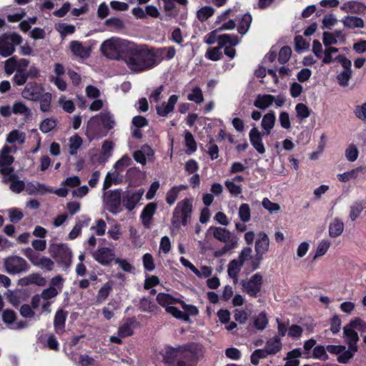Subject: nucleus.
<instances>
[{"instance_id": "obj_1", "label": "nucleus", "mask_w": 366, "mask_h": 366, "mask_svg": "<svg viewBox=\"0 0 366 366\" xmlns=\"http://www.w3.org/2000/svg\"><path fill=\"white\" fill-rule=\"evenodd\" d=\"M120 57L135 73L149 70L159 64V61L156 59L154 48L147 44L129 43L122 49Z\"/></svg>"}, {"instance_id": "obj_2", "label": "nucleus", "mask_w": 366, "mask_h": 366, "mask_svg": "<svg viewBox=\"0 0 366 366\" xmlns=\"http://www.w3.org/2000/svg\"><path fill=\"white\" fill-rule=\"evenodd\" d=\"M166 364L173 366H196L197 364V345L189 342L177 347L166 346L162 355Z\"/></svg>"}, {"instance_id": "obj_3", "label": "nucleus", "mask_w": 366, "mask_h": 366, "mask_svg": "<svg viewBox=\"0 0 366 366\" xmlns=\"http://www.w3.org/2000/svg\"><path fill=\"white\" fill-rule=\"evenodd\" d=\"M207 232L212 233L214 238L217 240L225 243L221 249L214 252V257H221L237 247V237L232 234V232L225 227L211 226L208 229Z\"/></svg>"}, {"instance_id": "obj_4", "label": "nucleus", "mask_w": 366, "mask_h": 366, "mask_svg": "<svg viewBox=\"0 0 366 366\" xmlns=\"http://www.w3.org/2000/svg\"><path fill=\"white\" fill-rule=\"evenodd\" d=\"M192 204L189 199L179 202L175 207L172 219V224L179 229L180 224L186 226L191 218Z\"/></svg>"}, {"instance_id": "obj_5", "label": "nucleus", "mask_w": 366, "mask_h": 366, "mask_svg": "<svg viewBox=\"0 0 366 366\" xmlns=\"http://www.w3.org/2000/svg\"><path fill=\"white\" fill-rule=\"evenodd\" d=\"M217 47L208 49L205 57L207 59L216 61L220 60L223 56L221 49L229 44L230 46H236L239 43V38L235 34H224L217 36Z\"/></svg>"}, {"instance_id": "obj_6", "label": "nucleus", "mask_w": 366, "mask_h": 366, "mask_svg": "<svg viewBox=\"0 0 366 366\" xmlns=\"http://www.w3.org/2000/svg\"><path fill=\"white\" fill-rule=\"evenodd\" d=\"M269 239L267 234L264 232H260L257 235L255 242L254 251L255 255L250 262L252 271L257 269L264 258V255L269 251Z\"/></svg>"}, {"instance_id": "obj_7", "label": "nucleus", "mask_w": 366, "mask_h": 366, "mask_svg": "<svg viewBox=\"0 0 366 366\" xmlns=\"http://www.w3.org/2000/svg\"><path fill=\"white\" fill-rule=\"evenodd\" d=\"M22 37L17 33H4L0 36V54L3 57L11 56L15 51V46L22 42Z\"/></svg>"}, {"instance_id": "obj_8", "label": "nucleus", "mask_w": 366, "mask_h": 366, "mask_svg": "<svg viewBox=\"0 0 366 366\" xmlns=\"http://www.w3.org/2000/svg\"><path fill=\"white\" fill-rule=\"evenodd\" d=\"M53 257L58 264L67 267L71 262L72 254L66 244H53L51 247Z\"/></svg>"}, {"instance_id": "obj_9", "label": "nucleus", "mask_w": 366, "mask_h": 366, "mask_svg": "<svg viewBox=\"0 0 366 366\" xmlns=\"http://www.w3.org/2000/svg\"><path fill=\"white\" fill-rule=\"evenodd\" d=\"M4 266L9 274H19L26 272L29 266L26 261L18 256H13L5 259Z\"/></svg>"}, {"instance_id": "obj_10", "label": "nucleus", "mask_w": 366, "mask_h": 366, "mask_svg": "<svg viewBox=\"0 0 366 366\" xmlns=\"http://www.w3.org/2000/svg\"><path fill=\"white\" fill-rule=\"evenodd\" d=\"M144 189L126 190L122 193V205L129 212L132 211L141 200Z\"/></svg>"}, {"instance_id": "obj_11", "label": "nucleus", "mask_w": 366, "mask_h": 366, "mask_svg": "<svg viewBox=\"0 0 366 366\" xmlns=\"http://www.w3.org/2000/svg\"><path fill=\"white\" fill-rule=\"evenodd\" d=\"M64 279L61 275L54 277L49 283V287L42 291L39 295L36 294L32 297H56L63 287Z\"/></svg>"}, {"instance_id": "obj_12", "label": "nucleus", "mask_w": 366, "mask_h": 366, "mask_svg": "<svg viewBox=\"0 0 366 366\" xmlns=\"http://www.w3.org/2000/svg\"><path fill=\"white\" fill-rule=\"evenodd\" d=\"M44 93V88L41 84L29 82L22 91V97L28 100L37 102Z\"/></svg>"}, {"instance_id": "obj_13", "label": "nucleus", "mask_w": 366, "mask_h": 366, "mask_svg": "<svg viewBox=\"0 0 366 366\" xmlns=\"http://www.w3.org/2000/svg\"><path fill=\"white\" fill-rule=\"evenodd\" d=\"M179 299H155L158 304L165 307L168 313L172 315L174 317L187 322L189 320L188 314H184V312L179 310L177 307L170 305L174 301Z\"/></svg>"}, {"instance_id": "obj_14", "label": "nucleus", "mask_w": 366, "mask_h": 366, "mask_svg": "<svg viewBox=\"0 0 366 366\" xmlns=\"http://www.w3.org/2000/svg\"><path fill=\"white\" fill-rule=\"evenodd\" d=\"M107 204L109 211L113 214L121 212L120 205L122 204V194L119 189L112 190L107 197Z\"/></svg>"}, {"instance_id": "obj_15", "label": "nucleus", "mask_w": 366, "mask_h": 366, "mask_svg": "<svg viewBox=\"0 0 366 366\" xmlns=\"http://www.w3.org/2000/svg\"><path fill=\"white\" fill-rule=\"evenodd\" d=\"M94 259L99 264L107 266L114 259L115 254L112 249L109 247H100L92 254Z\"/></svg>"}, {"instance_id": "obj_16", "label": "nucleus", "mask_w": 366, "mask_h": 366, "mask_svg": "<svg viewBox=\"0 0 366 366\" xmlns=\"http://www.w3.org/2000/svg\"><path fill=\"white\" fill-rule=\"evenodd\" d=\"M262 285V276L260 273L254 274L243 287L247 294L251 297H255L260 291Z\"/></svg>"}, {"instance_id": "obj_17", "label": "nucleus", "mask_w": 366, "mask_h": 366, "mask_svg": "<svg viewBox=\"0 0 366 366\" xmlns=\"http://www.w3.org/2000/svg\"><path fill=\"white\" fill-rule=\"evenodd\" d=\"M179 99V96L172 94L169 97L168 102H163L161 104L156 106V111L158 116L161 117H166L169 114L172 113L175 104Z\"/></svg>"}, {"instance_id": "obj_18", "label": "nucleus", "mask_w": 366, "mask_h": 366, "mask_svg": "<svg viewBox=\"0 0 366 366\" xmlns=\"http://www.w3.org/2000/svg\"><path fill=\"white\" fill-rule=\"evenodd\" d=\"M157 208V204L155 202L148 203L142 209L140 219L143 226L145 228H149L154 214L156 212Z\"/></svg>"}, {"instance_id": "obj_19", "label": "nucleus", "mask_w": 366, "mask_h": 366, "mask_svg": "<svg viewBox=\"0 0 366 366\" xmlns=\"http://www.w3.org/2000/svg\"><path fill=\"white\" fill-rule=\"evenodd\" d=\"M366 174V166H359L350 171L337 174V179L341 182H347Z\"/></svg>"}, {"instance_id": "obj_20", "label": "nucleus", "mask_w": 366, "mask_h": 366, "mask_svg": "<svg viewBox=\"0 0 366 366\" xmlns=\"http://www.w3.org/2000/svg\"><path fill=\"white\" fill-rule=\"evenodd\" d=\"M249 141L252 147L259 154L265 152V147L262 142V136L259 131L256 128H252L249 133Z\"/></svg>"}, {"instance_id": "obj_21", "label": "nucleus", "mask_w": 366, "mask_h": 366, "mask_svg": "<svg viewBox=\"0 0 366 366\" xmlns=\"http://www.w3.org/2000/svg\"><path fill=\"white\" fill-rule=\"evenodd\" d=\"M102 53L107 58L111 59H118L120 54H117V45L112 39L105 40L101 45Z\"/></svg>"}, {"instance_id": "obj_22", "label": "nucleus", "mask_w": 366, "mask_h": 366, "mask_svg": "<svg viewBox=\"0 0 366 366\" xmlns=\"http://www.w3.org/2000/svg\"><path fill=\"white\" fill-rule=\"evenodd\" d=\"M70 49L72 54L81 59H87L90 56V49L84 47L83 44L78 41H71L70 42Z\"/></svg>"}, {"instance_id": "obj_23", "label": "nucleus", "mask_w": 366, "mask_h": 366, "mask_svg": "<svg viewBox=\"0 0 366 366\" xmlns=\"http://www.w3.org/2000/svg\"><path fill=\"white\" fill-rule=\"evenodd\" d=\"M344 337L350 348H357V342L359 340L358 334L350 326H345L343 328Z\"/></svg>"}, {"instance_id": "obj_24", "label": "nucleus", "mask_w": 366, "mask_h": 366, "mask_svg": "<svg viewBox=\"0 0 366 366\" xmlns=\"http://www.w3.org/2000/svg\"><path fill=\"white\" fill-rule=\"evenodd\" d=\"M154 54L156 55V59H158L159 62L162 59L170 60L174 57L176 49L174 46L154 48Z\"/></svg>"}, {"instance_id": "obj_25", "label": "nucleus", "mask_w": 366, "mask_h": 366, "mask_svg": "<svg viewBox=\"0 0 366 366\" xmlns=\"http://www.w3.org/2000/svg\"><path fill=\"white\" fill-rule=\"evenodd\" d=\"M274 100L273 95L259 94L254 101V106L260 109H265L274 102Z\"/></svg>"}, {"instance_id": "obj_26", "label": "nucleus", "mask_w": 366, "mask_h": 366, "mask_svg": "<svg viewBox=\"0 0 366 366\" xmlns=\"http://www.w3.org/2000/svg\"><path fill=\"white\" fill-rule=\"evenodd\" d=\"M137 322L134 317L127 318L125 322L119 327L118 334L120 337H125L132 335V327L137 325Z\"/></svg>"}, {"instance_id": "obj_27", "label": "nucleus", "mask_w": 366, "mask_h": 366, "mask_svg": "<svg viewBox=\"0 0 366 366\" xmlns=\"http://www.w3.org/2000/svg\"><path fill=\"white\" fill-rule=\"evenodd\" d=\"M10 182L9 189L14 193L19 194L25 189V183L24 181L19 179L16 174H11L5 182Z\"/></svg>"}, {"instance_id": "obj_28", "label": "nucleus", "mask_w": 366, "mask_h": 366, "mask_svg": "<svg viewBox=\"0 0 366 366\" xmlns=\"http://www.w3.org/2000/svg\"><path fill=\"white\" fill-rule=\"evenodd\" d=\"M342 22L344 26L349 29L363 28L365 26L363 19L355 16H346Z\"/></svg>"}, {"instance_id": "obj_29", "label": "nucleus", "mask_w": 366, "mask_h": 366, "mask_svg": "<svg viewBox=\"0 0 366 366\" xmlns=\"http://www.w3.org/2000/svg\"><path fill=\"white\" fill-rule=\"evenodd\" d=\"M252 16L249 13L244 14L238 21L237 31L241 35H244L250 28Z\"/></svg>"}, {"instance_id": "obj_30", "label": "nucleus", "mask_w": 366, "mask_h": 366, "mask_svg": "<svg viewBox=\"0 0 366 366\" xmlns=\"http://www.w3.org/2000/svg\"><path fill=\"white\" fill-rule=\"evenodd\" d=\"M66 318V315L62 310L56 312L54 320V325L56 333L61 334L64 332Z\"/></svg>"}, {"instance_id": "obj_31", "label": "nucleus", "mask_w": 366, "mask_h": 366, "mask_svg": "<svg viewBox=\"0 0 366 366\" xmlns=\"http://www.w3.org/2000/svg\"><path fill=\"white\" fill-rule=\"evenodd\" d=\"M344 229L343 222L335 218L333 222L330 224L329 226V234L331 237L335 238L341 235Z\"/></svg>"}, {"instance_id": "obj_32", "label": "nucleus", "mask_w": 366, "mask_h": 366, "mask_svg": "<svg viewBox=\"0 0 366 366\" xmlns=\"http://www.w3.org/2000/svg\"><path fill=\"white\" fill-rule=\"evenodd\" d=\"M11 148L4 146L0 152V167L10 166L14 161V157L9 155Z\"/></svg>"}, {"instance_id": "obj_33", "label": "nucleus", "mask_w": 366, "mask_h": 366, "mask_svg": "<svg viewBox=\"0 0 366 366\" xmlns=\"http://www.w3.org/2000/svg\"><path fill=\"white\" fill-rule=\"evenodd\" d=\"M275 115L274 112L270 111L264 115L262 120V127L267 132V134H269L271 129L273 128L275 123Z\"/></svg>"}, {"instance_id": "obj_34", "label": "nucleus", "mask_w": 366, "mask_h": 366, "mask_svg": "<svg viewBox=\"0 0 366 366\" xmlns=\"http://www.w3.org/2000/svg\"><path fill=\"white\" fill-rule=\"evenodd\" d=\"M264 347L269 351V353H271L272 355L277 354L282 349L280 338L277 336H275L273 338L267 340Z\"/></svg>"}, {"instance_id": "obj_35", "label": "nucleus", "mask_w": 366, "mask_h": 366, "mask_svg": "<svg viewBox=\"0 0 366 366\" xmlns=\"http://www.w3.org/2000/svg\"><path fill=\"white\" fill-rule=\"evenodd\" d=\"M187 187L184 185L174 186L172 187L167 193L166 195V202L168 204L172 205L176 202L179 193L182 190L186 189Z\"/></svg>"}, {"instance_id": "obj_36", "label": "nucleus", "mask_w": 366, "mask_h": 366, "mask_svg": "<svg viewBox=\"0 0 366 366\" xmlns=\"http://www.w3.org/2000/svg\"><path fill=\"white\" fill-rule=\"evenodd\" d=\"M158 302L155 299H140L139 308L142 311L155 312L157 310Z\"/></svg>"}, {"instance_id": "obj_37", "label": "nucleus", "mask_w": 366, "mask_h": 366, "mask_svg": "<svg viewBox=\"0 0 366 366\" xmlns=\"http://www.w3.org/2000/svg\"><path fill=\"white\" fill-rule=\"evenodd\" d=\"M184 142H185V146L187 148V150L186 151L187 154H191L194 153L197 149V142H196L192 134L189 131L185 132Z\"/></svg>"}, {"instance_id": "obj_38", "label": "nucleus", "mask_w": 366, "mask_h": 366, "mask_svg": "<svg viewBox=\"0 0 366 366\" xmlns=\"http://www.w3.org/2000/svg\"><path fill=\"white\" fill-rule=\"evenodd\" d=\"M113 149V142L109 140L104 141L102 146V152L99 159V162L106 161L111 156V152Z\"/></svg>"}, {"instance_id": "obj_39", "label": "nucleus", "mask_w": 366, "mask_h": 366, "mask_svg": "<svg viewBox=\"0 0 366 366\" xmlns=\"http://www.w3.org/2000/svg\"><path fill=\"white\" fill-rule=\"evenodd\" d=\"M242 266L243 264L236 259L231 260L228 264V275L233 279H237Z\"/></svg>"}, {"instance_id": "obj_40", "label": "nucleus", "mask_w": 366, "mask_h": 366, "mask_svg": "<svg viewBox=\"0 0 366 366\" xmlns=\"http://www.w3.org/2000/svg\"><path fill=\"white\" fill-rule=\"evenodd\" d=\"M51 94L49 92H44L38 101L40 103V109L43 112H49L51 109Z\"/></svg>"}, {"instance_id": "obj_41", "label": "nucleus", "mask_w": 366, "mask_h": 366, "mask_svg": "<svg viewBox=\"0 0 366 366\" xmlns=\"http://www.w3.org/2000/svg\"><path fill=\"white\" fill-rule=\"evenodd\" d=\"M100 119L104 128L107 130L106 132L102 134L100 137H106L108 132L114 128L115 122L112 117L108 114H102L100 115Z\"/></svg>"}, {"instance_id": "obj_42", "label": "nucleus", "mask_w": 366, "mask_h": 366, "mask_svg": "<svg viewBox=\"0 0 366 366\" xmlns=\"http://www.w3.org/2000/svg\"><path fill=\"white\" fill-rule=\"evenodd\" d=\"M83 140L78 134H74L69 139V154L71 155H76L77 150L80 148Z\"/></svg>"}, {"instance_id": "obj_43", "label": "nucleus", "mask_w": 366, "mask_h": 366, "mask_svg": "<svg viewBox=\"0 0 366 366\" xmlns=\"http://www.w3.org/2000/svg\"><path fill=\"white\" fill-rule=\"evenodd\" d=\"M295 110L297 113V117L301 121L309 117L311 114V110L306 104L303 103H298L295 107Z\"/></svg>"}, {"instance_id": "obj_44", "label": "nucleus", "mask_w": 366, "mask_h": 366, "mask_svg": "<svg viewBox=\"0 0 366 366\" xmlns=\"http://www.w3.org/2000/svg\"><path fill=\"white\" fill-rule=\"evenodd\" d=\"M57 125V120L54 118H46L43 120L40 125L39 129L44 134L51 132Z\"/></svg>"}, {"instance_id": "obj_45", "label": "nucleus", "mask_w": 366, "mask_h": 366, "mask_svg": "<svg viewBox=\"0 0 366 366\" xmlns=\"http://www.w3.org/2000/svg\"><path fill=\"white\" fill-rule=\"evenodd\" d=\"M357 351V348H348V350H345L342 353L337 357V361L342 364H347L349 362L350 360L352 359L355 355V353Z\"/></svg>"}, {"instance_id": "obj_46", "label": "nucleus", "mask_w": 366, "mask_h": 366, "mask_svg": "<svg viewBox=\"0 0 366 366\" xmlns=\"http://www.w3.org/2000/svg\"><path fill=\"white\" fill-rule=\"evenodd\" d=\"M291 55H292L291 48L289 46H284L280 49V50L279 51L278 61L280 64H284L290 60Z\"/></svg>"}, {"instance_id": "obj_47", "label": "nucleus", "mask_w": 366, "mask_h": 366, "mask_svg": "<svg viewBox=\"0 0 366 366\" xmlns=\"http://www.w3.org/2000/svg\"><path fill=\"white\" fill-rule=\"evenodd\" d=\"M251 210L248 204L243 203L239 208V217L243 222L250 220Z\"/></svg>"}, {"instance_id": "obj_48", "label": "nucleus", "mask_w": 366, "mask_h": 366, "mask_svg": "<svg viewBox=\"0 0 366 366\" xmlns=\"http://www.w3.org/2000/svg\"><path fill=\"white\" fill-rule=\"evenodd\" d=\"M362 7V4L357 1H352L345 3L343 6H341V9L350 13H358L360 10V8Z\"/></svg>"}, {"instance_id": "obj_49", "label": "nucleus", "mask_w": 366, "mask_h": 366, "mask_svg": "<svg viewBox=\"0 0 366 366\" xmlns=\"http://www.w3.org/2000/svg\"><path fill=\"white\" fill-rule=\"evenodd\" d=\"M187 99L197 104L202 103L204 101L202 89L199 86L193 88L192 93L188 94Z\"/></svg>"}, {"instance_id": "obj_50", "label": "nucleus", "mask_w": 366, "mask_h": 366, "mask_svg": "<svg viewBox=\"0 0 366 366\" xmlns=\"http://www.w3.org/2000/svg\"><path fill=\"white\" fill-rule=\"evenodd\" d=\"M214 13V9L208 6H203L197 12V17L201 21H206Z\"/></svg>"}, {"instance_id": "obj_51", "label": "nucleus", "mask_w": 366, "mask_h": 366, "mask_svg": "<svg viewBox=\"0 0 366 366\" xmlns=\"http://www.w3.org/2000/svg\"><path fill=\"white\" fill-rule=\"evenodd\" d=\"M27 79L28 78L26 74V71L21 69L16 70L13 77V81L17 86L24 85L26 82Z\"/></svg>"}, {"instance_id": "obj_52", "label": "nucleus", "mask_w": 366, "mask_h": 366, "mask_svg": "<svg viewBox=\"0 0 366 366\" xmlns=\"http://www.w3.org/2000/svg\"><path fill=\"white\" fill-rule=\"evenodd\" d=\"M23 253L34 265H38V260L41 257L39 253L30 247L26 248Z\"/></svg>"}, {"instance_id": "obj_53", "label": "nucleus", "mask_w": 366, "mask_h": 366, "mask_svg": "<svg viewBox=\"0 0 366 366\" xmlns=\"http://www.w3.org/2000/svg\"><path fill=\"white\" fill-rule=\"evenodd\" d=\"M144 268L146 271L152 272L155 268L154 258L149 253H146L142 257Z\"/></svg>"}, {"instance_id": "obj_54", "label": "nucleus", "mask_w": 366, "mask_h": 366, "mask_svg": "<svg viewBox=\"0 0 366 366\" xmlns=\"http://www.w3.org/2000/svg\"><path fill=\"white\" fill-rule=\"evenodd\" d=\"M358 154L359 151L353 144H350L345 150V157L350 162H355L357 159Z\"/></svg>"}, {"instance_id": "obj_55", "label": "nucleus", "mask_w": 366, "mask_h": 366, "mask_svg": "<svg viewBox=\"0 0 366 366\" xmlns=\"http://www.w3.org/2000/svg\"><path fill=\"white\" fill-rule=\"evenodd\" d=\"M363 210V206L360 202H355L350 207V218L352 221H355Z\"/></svg>"}, {"instance_id": "obj_56", "label": "nucleus", "mask_w": 366, "mask_h": 366, "mask_svg": "<svg viewBox=\"0 0 366 366\" xmlns=\"http://www.w3.org/2000/svg\"><path fill=\"white\" fill-rule=\"evenodd\" d=\"M224 184L229 193L234 196H238L242 192V186L234 184V182L227 180Z\"/></svg>"}, {"instance_id": "obj_57", "label": "nucleus", "mask_w": 366, "mask_h": 366, "mask_svg": "<svg viewBox=\"0 0 366 366\" xmlns=\"http://www.w3.org/2000/svg\"><path fill=\"white\" fill-rule=\"evenodd\" d=\"M330 246V242L328 240H322L317 246L314 259L325 255L327 252Z\"/></svg>"}, {"instance_id": "obj_58", "label": "nucleus", "mask_w": 366, "mask_h": 366, "mask_svg": "<svg viewBox=\"0 0 366 366\" xmlns=\"http://www.w3.org/2000/svg\"><path fill=\"white\" fill-rule=\"evenodd\" d=\"M268 320L266 314L260 313L254 320V325L257 330H263L266 327Z\"/></svg>"}, {"instance_id": "obj_59", "label": "nucleus", "mask_w": 366, "mask_h": 366, "mask_svg": "<svg viewBox=\"0 0 366 366\" xmlns=\"http://www.w3.org/2000/svg\"><path fill=\"white\" fill-rule=\"evenodd\" d=\"M252 249L249 247H244L242 251L240 252L238 259H236L240 263L244 264V263L248 260L249 259H252L253 257H252Z\"/></svg>"}, {"instance_id": "obj_60", "label": "nucleus", "mask_w": 366, "mask_h": 366, "mask_svg": "<svg viewBox=\"0 0 366 366\" xmlns=\"http://www.w3.org/2000/svg\"><path fill=\"white\" fill-rule=\"evenodd\" d=\"M352 71H342L337 76L340 85L342 86L348 85V82L352 77Z\"/></svg>"}, {"instance_id": "obj_61", "label": "nucleus", "mask_w": 366, "mask_h": 366, "mask_svg": "<svg viewBox=\"0 0 366 366\" xmlns=\"http://www.w3.org/2000/svg\"><path fill=\"white\" fill-rule=\"evenodd\" d=\"M313 357L322 360H327L328 355L326 352L325 348L322 345L316 346L313 350Z\"/></svg>"}, {"instance_id": "obj_62", "label": "nucleus", "mask_w": 366, "mask_h": 366, "mask_svg": "<svg viewBox=\"0 0 366 366\" xmlns=\"http://www.w3.org/2000/svg\"><path fill=\"white\" fill-rule=\"evenodd\" d=\"M295 51L299 52L308 48L309 44L306 42L305 39L300 36L297 35L294 39Z\"/></svg>"}, {"instance_id": "obj_63", "label": "nucleus", "mask_w": 366, "mask_h": 366, "mask_svg": "<svg viewBox=\"0 0 366 366\" xmlns=\"http://www.w3.org/2000/svg\"><path fill=\"white\" fill-rule=\"evenodd\" d=\"M17 61L15 57H11L5 61L4 69L8 75H11L16 69Z\"/></svg>"}, {"instance_id": "obj_64", "label": "nucleus", "mask_w": 366, "mask_h": 366, "mask_svg": "<svg viewBox=\"0 0 366 366\" xmlns=\"http://www.w3.org/2000/svg\"><path fill=\"white\" fill-rule=\"evenodd\" d=\"M356 117L362 121H366V102L362 105H357L354 109Z\"/></svg>"}]
</instances>
